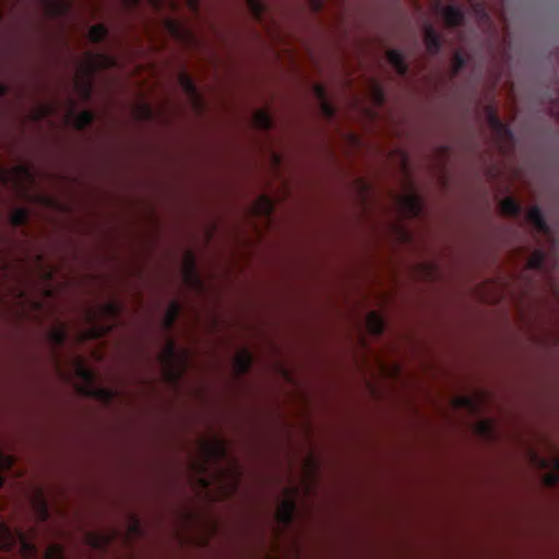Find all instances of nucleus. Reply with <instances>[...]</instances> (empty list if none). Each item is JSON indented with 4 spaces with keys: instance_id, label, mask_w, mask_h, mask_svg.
Wrapping results in <instances>:
<instances>
[{
    "instance_id": "obj_36",
    "label": "nucleus",
    "mask_w": 559,
    "mask_h": 559,
    "mask_svg": "<svg viewBox=\"0 0 559 559\" xmlns=\"http://www.w3.org/2000/svg\"><path fill=\"white\" fill-rule=\"evenodd\" d=\"M134 115L139 119H148L154 116V112L150 105L143 103L136 106Z\"/></svg>"
},
{
    "instance_id": "obj_48",
    "label": "nucleus",
    "mask_w": 559,
    "mask_h": 559,
    "mask_svg": "<svg viewBox=\"0 0 559 559\" xmlns=\"http://www.w3.org/2000/svg\"><path fill=\"white\" fill-rule=\"evenodd\" d=\"M138 0H123V2L128 5H133L136 3Z\"/></svg>"
},
{
    "instance_id": "obj_1",
    "label": "nucleus",
    "mask_w": 559,
    "mask_h": 559,
    "mask_svg": "<svg viewBox=\"0 0 559 559\" xmlns=\"http://www.w3.org/2000/svg\"><path fill=\"white\" fill-rule=\"evenodd\" d=\"M195 480L204 496L211 500H219L236 489L240 471L238 463L227 455L225 442L212 437L201 442L199 459L193 463Z\"/></svg>"
},
{
    "instance_id": "obj_53",
    "label": "nucleus",
    "mask_w": 559,
    "mask_h": 559,
    "mask_svg": "<svg viewBox=\"0 0 559 559\" xmlns=\"http://www.w3.org/2000/svg\"><path fill=\"white\" fill-rule=\"evenodd\" d=\"M361 110H362V111H366V114H367V115H371V114L369 112V109H366L365 107H362V108H361Z\"/></svg>"
},
{
    "instance_id": "obj_45",
    "label": "nucleus",
    "mask_w": 559,
    "mask_h": 559,
    "mask_svg": "<svg viewBox=\"0 0 559 559\" xmlns=\"http://www.w3.org/2000/svg\"><path fill=\"white\" fill-rule=\"evenodd\" d=\"M50 111H51L50 106H45V107L40 108L38 114L35 115V118L38 119V118L48 116V115H50Z\"/></svg>"
},
{
    "instance_id": "obj_41",
    "label": "nucleus",
    "mask_w": 559,
    "mask_h": 559,
    "mask_svg": "<svg viewBox=\"0 0 559 559\" xmlns=\"http://www.w3.org/2000/svg\"><path fill=\"white\" fill-rule=\"evenodd\" d=\"M27 218V212L24 209H16L11 214V221L14 225L23 224Z\"/></svg>"
},
{
    "instance_id": "obj_27",
    "label": "nucleus",
    "mask_w": 559,
    "mask_h": 559,
    "mask_svg": "<svg viewBox=\"0 0 559 559\" xmlns=\"http://www.w3.org/2000/svg\"><path fill=\"white\" fill-rule=\"evenodd\" d=\"M442 15L448 25H457L462 20V13L452 7L444 8Z\"/></svg>"
},
{
    "instance_id": "obj_38",
    "label": "nucleus",
    "mask_w": 559,
    "mask_h": 559,
    "mask_svg": "<svg viewBox=\"0 0 559 559\" xmlns=\"http://www.w3.org/2000/svg\"><path fill=\"white\" fill-rule=\"evenodd\" d=\"M35 511L40 520H45L47 516V507L46 502L43 500L41 495H39L36 499L33 501Z\"/></svg>"
},
{
    "instance_id": "obj_11",
    "label": "nucleus",
    "mask_w": 559,
    "mask_h": 559,
    "mask_svg": "<svg viewBox=\"0 0 559 559\" xmlns=\"http://www.w3.org/2000/svg\"><path fill=\"white\" fill-rule=\"evenodd\" d=\"M183 278L187 285L193 288L200 287V280L195 272L194 259L191 253H187L183 259Z\"/></svg>"
},
{
    "instance_id": "obj_35",
    "label": "nucleus",
    "mask_w": 559,
    "mask_h": 559,
    "mask_svg": "<svg viewBox=\"0 0 559 559\" xmlns=\"http://www.w3.org/2000/svg\"><path fill=\"white\" fill-rule=\"evenodd\" d=\"M425 41L427 45V48L429 50H436L438 47V35L437 33L431 28L428 27L425 29Z\"/></svg>"
},
{
    "instance_id": "obj_6",
    "label": "nucleus",
    "mask_w": 559,
    "mask_h": 559,
    "mask_svg": "<svg viewBox=\"0 0 559 559\" xmlns=\"http://www.w3.org/2000/svg\"><path fill=\"white\" fill-rule=\"evenodd\" d=\"M399 212L406 217H413L420 213L421 201L416 192L413 181L405 177L400 193L395 198Z\"/></svg>"
},
{
    "instance_id": "obj_46",
    "label": "nucleus",
    "mask_w": 559,
    "mask_h": 559,
    "mask_svg": "<svg viewBox=\"0 0 559 559\" xmlns=\"http://www.w3.org/2000/svg\"><path fill=\"white\" fill-rule=\"evenodd\" d=\"M396 237H397L401 241H406V240H407V238H408V236H407L406 231H403V230H402V231H397Z\"/></svg>"
},
{
    "instance_id": "obj_3",
    "label": "nucleus",
    "mask_w": 559,
    "mask_h": 559,
    "mask_svg": "<svg viewBox=\"0 0 559 559\" xmlns=\"http://www.w3.org/2000/svg\"><path fill=\"white\" fill-rule=\"evenodd\" d=\"M117 311V305L114 302L95 306L90 309L86 314L88 326L85 330L79 332L78 338L82 341L102 336L111 328Z\"/></svg>"
},
{
    "instance_id": "obj_7",
    "label": "nucleus",
    "mask_w": 559,
    "mask_h": 559,
    "mask_svg": "<svg viewBox=\"0 0 559 559\" xmlns=\"http://www.w3.org/2000/svg\"><path fill=\"white\" fill-rule=\"evenodd\" d=\"M545 449L549 451L551 457H542L535 449H528L527 456L532 465L540 469H549L544 475V483L547 486L555 485L559 481V456H556L549 445H545Z\"/></svg>"
},
{
    "instance_id": "obj_17",
    "label": "nucleus",
    "mask_w": 559,
    "mask_h": 559,
    "mask_svg": "<svg viewBox=\"0 0 559 559\" xmlns=\"http://www.w3.org/2000/svg\"><path fill=\"white\" fill-rule=\"evenodd\" d=\"M110 535L104 532H91L86 535V543L95 548H102L110 540Z\"/></svg>"
},
{
    "instance_id": "obj_33",
    "label": "nucleus",
    "mask_w": 559,
    "mask_h": 559,
    "mask_svg": "<svg viewBox=\"0 0 559 559\" xmlns=\"http://www.w3.org/2000/svg\"><path fill=\"white\" fill-rule=\"evenodd\" d=\"M489 122L498 138H500L501 140L504 138H506V140L509 139L508 130L506 129V127L502 123H500L498 121V119L496 117L490 116Z\"/></svg>"
},
{
    "instance_id": "obj_5",
    "label": "nucleus",
    "mask_w": 559,
    "mask_h": 559,
    "mask_svg": "<svg viewBox=\"0 0 559 559\" xmlns=\"http://www.w3.org/2000/svg\"><path fill=\"white\" fill-rule=\"evenodd\" d=\"M188 360V353L177 349L173 341H168L159 355V361L165 377L169 381L177 380L183 372Z\"/></svg>"
},
{
    "instance_id": "obj_52",
    "label": "nucleus",
    "mask_w": 559,
    "mask_h": 559,
    "mask_svg": "<svg viewBox=\"0 0 559 559\" xmlns=\"http://www.w3.org/2000/svg\"><path fill=\"white\" fill-rule=\"evenodd\" d=\"M401 162L403 164V167H405V156L403 154H401Z\"/></svg>"
},
{
    "instance_id": "obj_34",
    "label": "nucleus",
    "mask_w": 559,
    "mask_h": 559,
    "mask_svg": "<svg viewBox=\"0 0 559 559\" xmlns=\"http://www.w3.org/2000/svg\"><path fill=\"white\" fill-rule=\"evenodd\" d=\"M107 34V31L106 28L104 27V25L102 24H97V25H94L91 27L90 32H88V38L91 41H98L100 39H103Z\"/></svg>"
},
{
    "instance_id": "obj_13",
    "label": "nucleus",
    "mask_w": 559,
    "mask_h": 559,
    "mask_svg": "<svg viewBox=\"0 0 559 559\" xmlns=\"http://www.w3.org/2000/svg\"><path fill=\"white\" fill-rule=\"evenodd\" d=\"M179 82L183 91L187 93V96L189 97L191 105L194 107L195 110H200L202 107L201 98L190 78L186 74H181L179 78Z\"/></svg>"
},
{
    "instance_id": "obj_25",
    "label": "nucleus",
    "mask_w": 559,
    "mask_h": 559,
    "mask_svg": "<svg viewBox=\"0 0 559 559\" xmlns=\"http://www.w3.org/2000/svg\"><path fill=\"white\" fill-rule=\"evenodd\" d=\"M367 97H368V100L370 102V104H372L374 106L380 105L383 99V95H382L380 87L373 81L369 82V84H368Z\"/></svg>"
},
{
    "instance_id": "obj_32",
    "label": "nucleus",
    "mask_w": 559,
    "mask_h": 559,
    "mask_svg": "<svg viewBox=\"0 0 559 559\" xmlns=\"http://www.w3.org/2000/svg\"><path fill=\"white\" fill-rule=\"evenodd\" d=\"M500 211L504 215H514L519 211V205L511 198H506L500 203Z\"/></svg>"
},
{
    "instance_id": "obj_20",
    "label": "nucleus",
    "mask_w": 559,
    "mask_h": 559,
    "mask_svg": "<svg viewBox=\"0 0 559 559\" xmlns=\"http://www.w3.org/2000/svg\"><path fill=\"white\" fill-rule=\"evenodd\" d=\"M366 325L370 333L378 334L382 331L383 320L378 312L371 311L367 316Z\"/></svg>"
},
{
    "instance_id": "obj_2",
    "label": "nucleus",
    "mask_w": 559,
    "mask_h": 559,
    "mask_svg": "<svg viewBox=\"0 0 559 559\" xmlns=\"http://www.w3.org/2000/svg\"><path fill=\"white\" fill-rule=\"evenodd\" d=\"M79 391L95 396L102 401H110L117 392L111 389L102 388L97 384L94 373L87 367L86 360L82 357H74L71 361L69 374Z\"/></svg>"
},
{
    "instance_id": "obj_10",
    "label": "nucleus",
    "mask_w": 559,
    "mask_h": 559,
    "mask_svg": "<svg viewBox=\"0 0 559 559\" xmlns=\"http://www.w3.org/2000/svg\"><path fill=\"white\" fill-rule=\"evenodd\" d=\"M299 499V491L297 489L287 490L285 496L277 508V520L283 524H287L296 508V502Z\"/></svg>"
},
{
    "instance_id": "obj_47",
    "label": "nucleus",
    "mask_w": 559,
    "mask_h": 559,
    "mask_svg": "<svg viewBox=\"0 0 559 559\" xmlns=\"http://www.w3.org/2000/svg\"><path fill=\"white\" fill-rule=\"evenodd\" d=\"M311 7L313 10H319L321 4L319 2H317V0H312Z\"/></svg>"
},
{
    "instance_id": "obj_9",
    "label": "nucleus",
    "mask_w": 559,
    "mask_h": 559,
    "mask_svg": "<svg viewBox=\"0 0 559 559\" xmlns=\"http://www.w3.org/2000/svg\"><path fill=\"white\" fill-rule=\"evenodd\" d=\"M167 31L178 40L186 45H192L194 41V34L191 26L182 20L169 19L166 21Z\"/></svg>"
},
{
    "instance_id": "obj_29",
    "label": "nucleus",
    "mask_w": 559,
    "mask_h": 559,
    "mask_svg": "<svg viewBox=\"0 0 559 559\" xmlns=\"http://www.w3.org/2000/svg\"><path fill=\"white\" fill-rule=\"evenodd\" d=\"M92 120V114L90 111H82L75 117L71 115L67 116V121L72 122L76 128H84Z\"/></svg>"
},
{
    "instance_id": "obj_43",
    "label": "nucleus",
    "mask_w": 559,
    "mask_h": 559,
    "mask_svg": "<svg viewBox=\"0 0 559 559\" xmlns=\"http://www.w3.org/2000/svg\"><path fill=\"white\" fill-rule=\"evenodd\" d=\"M544 255L539 251H535L527 261V266L531 269L538 267L542 264Z\"/></svg>"
},
{
    "instance_id": "obj_42",
    "label": "nucleus",
    "mask_w": 559,
    "mask_h": 559,
    "mask_svg": "<svg viewBox=\"0 0 559 559\" xmlns=\"http://www.w3.org/2000/svg\"><path fill=\"white\" fill-rule=\"evenodd\" d=\"M45 559H63L62 549L57 545H51L47 548Z\"/></svg>"
},
{
    "instance_id": "obj_19",
    "label": "nucleus",
    "mask_w": 559,
    "mask_h": 559,
    "mask_svg": "<svg viewBox=\"0 0 559 559\" xmlns=\"http://www.w3.org/2000/svg\"><path fill=\"white\" fill-rule=\"evenodd\" d=\"M235 369L238 373L245 372L251 364V355L247 349H240L235 357Z\"/></svg>"
},
{
    "instance_id": "obj_49",
    "label": "nucleus",
    "mask_w": 559,
    "mask_h": 559,
    "mask_svg": "<svg viewBox=\"0 0 559 559\" xmlns=\"http://www.w3.org/2000/svg\"><path fill=\"white\" fill-rule=\"evenodd\" d=\"M278 164H280V158H278V156L274 155L273 156V165L277 166Z\"/></svg>"
},
{
    "instance_id": "obj_23",
    "label": "nucleus",
    "mask_w": 559,
    "mask_h": 559,
    "mask_svg": "<svg viewBox=\"0 0 559 559\" xmlns=\"http://www.w3.org/2000/svg\"><path fill=\"white\" fill-rule=\"evenodd\" d=\"M21 542V555L24 559H35L37 556L36 547L24 535H19Z\"/></svg>"
},
{
    "instance_id": "obj_18",
    "label": "nucleus",
    "mask_w": 559,
    "mask_h": 559,
    "mask_svg": "<svg viewBox=\"0 0 559 559\" xmlns=\"http://www.w3.org/2000/svg\"><path fill=\"white\" fill-rule=\"evenodd\" d=\"M272 202L266 197H260L252 206V212L257 216L266 217L272 211Z\"/></svg>"
},
{
    "instance_id": "obj_37",
    "label": "nucleus",
    "mask_w": 559,
    "mask_h": 559,
    "mask_svg": "<svg viewBox=\"0 0 559 559\" xmlns=\"http://www.w3.org/2000/svg\"><path fill=\"white\" fill-rule=\"evenodd\" d=\"M248 7L252 14L258 19L262 16V12L265 9L263 0H248Z\"/></svg>"
},
{
    "instance_id": "obj_21",
    "label": "nucleus",
    "mask_w": 559,
    "mask_h": 559,
    "mask_svg": "<svg viewBox=\"0 0 559 559\" xmlns=\"http://www.w3.org/2000/svg\"><path fill=\"white\" fill-rule=\"evenodd\" d=\"M16 302L23 308V311L27 309H37L40 308L41 305L35 300L33 297H29L25 294L24 290H19L15 295Z\"/></svg>"
},
{
    "instance_id": "obj_8",
    "label": "nucleus",
    "mask_w": 559,
    "mask_h": 559,
    "mask_svg": "<svg viewBox=\"0 0 559 559\" xmlns=\"http://www.w3.org/2000/svg\"><path fill=\"white\" fill-rule=\"evenodd\" d=\"M487 403V395L477 391L471 396H459L453 399L452 405L455 408H466L472 414H478Z\"/></svg>"
},
{
    "instance_id": "obj_40",
    "label": "nucleus",
    "mask_w": 559,
    "mask_h": 559,
    "mask_svg": "<svg viewBox=\"0 0 559 559\" xmlns=\"http://www.w3.org/2000/svg\"><path fill=\"white\" fill-rule=\"evenodd\" d=\"M380 371L386 377H394L399 372V367L395 364L385 365L380 359L378 361Z\"/></svg>"
},
{
    "instance_id": "obj_30",
    "label": "nucleus",
    "mask_w": 559,
    "mask_h": 559,
    "mask_svg": "<svg viewBox=\"0 0 559 559\" xmlns=\"http://www.w3.org/2000/svg\"><path fill=\"white\" fill-rule=\"evenodd\" d=\"M253 124L260 129L270 128L271 118H270L269 114L263 109L257 110L253 115Z\"/></svg>"
},
{
    "instance_id": "obj_22",
    "label": "nucleus",
    "mask_w": 559,
    "mask_h": 559,
    "mask_svg": "<svg viewBox=\"0 0 559 559\" xmlns=\"http://www.w3.org/2000/svg\"><path fill=\"white\" fill-rule=\"evenodd\" d=\"M44 3L50 14H62L69 7V0H44Z\"/></svg>"
},
{
    "instance_id": "obj_26",
    "label": "nucleus",
    "mask_w": 559,
    "mask_h": 559,
    "mask_svg": "<svg viewBox=\"0 0 559 559\" xmlns=\"http://www.w3.org/2000/svg\"><path fill=\"white\" fill-rule=\"evenodd\" d=\"M69 334V326L64 324H58L51 330L50 337L56 344H60L68 338Z\"/></svg>"
},
{
    "instance_id": "obj_54",
    "label": "nucleus",
    "mask_w": 559,
    "mask_h": 559,
    "mask_svg": "<svg viewBox=\"0 0 559 559\" xmlns=\"http://www.w3.org/2000/svg\"><path fill=\"white\" fill-rule=\"evenodd\" d=\"M2 93H3V88H2V86L0 85V94H2Z\"/></svg>"
},
{
    "instance_id": "obj_15",
    "label": "nucleus",
    "mask_w": 559,
    "mask_h": 559,
    "mask_svg": "<svg viewBox=\"0 0 559 559\" xmlns=\"http://www.w3.org/2000/svg\"><path fill=\"white\" fill-rule=\"evenodd\" d=\"M150 1L157 8L169 7L171 9H175L180 3H185L191 11H195L198 8V0H150Z\"/></svg>"
},
{
    "instance_id": "obj_28",
    "label": "nucleus",
    "mask_w": 559,
    "mask_h": 559,
    "mask_svg": "<svg viewBox=\"0 0 559 559\" xmlns=\"http://www.w3.org/2000/svg\"><path fill=\"white\" fill-rule=\"evenodd\" d=\"M314 94H316L317 98L320 100V106H321L322 112L326 117L332 116L333 115V108L331 107V105L325 99V93H324L323 87L320 86V85H317L314 87Z\"/></svg>"
},
{
    "instance_id": "obj_14",
    "label": "nucleus",
    "mask_w": 559,
    "mask_h": 559,
    "mask_svg": "<svg viewBox=\"0 0 559 559\" xmlns=\"http://www.w3.org/2000/svg\"><path fill=\"white\" fill-rule=\"evenodd\" d=\"M11 179L16 187L25 186L32 181V171L27 166H17L13 169Z\"/></svg>"
},
{
    "instance_id": "obj_24",
    "label": "nucleus",
    "mask_w": 559,
    "mask_h": 559,
    "mask_svg": "<svg viewBox=\"0 0 559 559\" xmlns=\"http://www.w3.org/2000/svg\"><path fill=\"white\" fill-rule=\"evenodd\" d=\"M15 535L0 523V549H8L15 543Z\"/></svg>"
},
{
    "instance_id": "obj_39",
    "label": "nucleus",
    "mask_w": 559,
    "mask_h": 559,
    "mask_svg": "<svg viewBox=\"0 0 559 559\" xmlns=\"http://www.w3.org/2000/svg\"><path fill=\"white\" fill-rule=\"evenodd\" d=\"M179 306L177 304H171L167 310L166 317H165V325L169 328L175 319L177 318L179 313Z\"/></svg>"
},
{
    "instance_id": "obj_31",
    "label": "nucleus",
    "mask_w": 559,
    "mask_h": 559,
    "mask_svg": "<svg viewBox=\"0 0 559 559\" xmlns=\"http://www.w3.org/2000/svg\"><path fill=\"white\" fill-rule=\"evenodd\" d=\"M388 61L395 68L399 73H403L406 69L402 56L395 50L386 52Z\"/></svg>"
},
{
    "instance_id": "obj_50",
    "label": "nucleus",
    "mask_w": 559,
    "mask_h": 559,
    "mask_svg": "<svg viewBox=\"0 0 559 559\" xmlns=\"http://www.w3.org/2000/svg\"><path fill=\"white\" fill-rule=\"evenodd\" d=\"M136 527H138V523H136V522H133V523L131 524V526H130L131 532H132V533H133V532H135Z\"/></svg>"
},
{
    "instance_id": "obj_12",
    "label": "nucleus",
    "mask_w": 559,
    "mask_h": 559,
    "mask_svg": "<svg viewBox=\"0 0 559 559\" xmlns=\"http://www.w3.org/2000/svg\"><path fill=\"white\" fill-rule=\"evenodd\" d=\"M474 432L483 439H493L498 436V423L491 419H480L475 424Z\"/></svg>"
},
{
    "instance_id": "obj_51",
    "label": "nucleus",
    "mask_w": 559,
    "mask_h": 559,
    "mask_svg": "<svg viewBox=\"0 0 559 559\" xmlns=\"http://www.w3.org/2000/svg\"><path fill=\"white\" fill-rule=\"evenodd\" d=\"M483 298H484V300H485V301H487V302H493V301H495V299H493V298H490V297H485V296H484Z\"/></svg>"
},
{
    "instance_id": "obj_16",
    "label": "nucleus",
    "mask_w": 559,
    "mask_h": 559,
    "mask_svg": "<svg viewBox=\"0 0 559 559\" xmlns=\"http://www.w3.org/2000/svg\"><path fill=\"white\" fill-rule=\"evenodd\" d=\"M525 219L527 221V223L534 226L537 231L546 233V226L543 222L539 211L536 207H530L526 211Z\"/></svg>"
},
{
    "instance_id": "obj_44",
    "label": "nucleus",
    "mask_w": 559,
    "mask_h": 559,
    "mask_svg": "<svg viewBox=\"0 0 559 559\" xmlns=\"http://www.w3.org/2000/svg\"><path fill=\"white\" fill-rule=\"evenodd\" d=\"M421 275L426 278H432L435 276V270L432 264L423 265Z\"/></svg>"
},
{
    "instance_id": "obj_4",
    "label": "nucleus",
    "mask_w": 559,
    "mask_h": 559,
    "mask_svg": "<svg viewBox=\"0 0 559 559\" xmlns=\"http://www.w3.org/2000/svg\"><path fill=\"white\" fill-rule=\"evenodd\" d=\"M116 64L112 57L107 55L86 53L74 79V87L80 98H86L92 87V75L97 69Z\"/></svg>"
}]
</instances>
